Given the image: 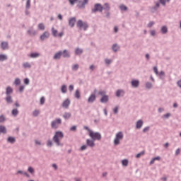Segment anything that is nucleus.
I'll return each mask as SVG.
<instances>
[{"instance_id":"f257e3e1","label":"nucleus","mask_w":181,"mask_h":181,"mask_svg":"<svg viewBox=\"0 0 181 181\" xmlns=\"http://www.w3.org/2000/svg\"><path fill=\"white\" fill-rule=\"evenodd\" d=\"M83 129L88 131V137H91L93 141H100V133L93 132L90 129H88L87 127H83Z\"/></svg>"},{"instance_id":"f03ea898","label":"nucleus","mask_w":181,"mask_h":181,"mask_svg":"<svg viewBox=\"0 0 181 181\" xmlns=\"http://www.w3.org/2000/svg\"><path fill=\"white\" fill-rule=\"evenodd\" d=\"M61 139H63V132H57L54 134V138H52V141H54V144H57V146H61Z\"/></svg>"},{"instance_id":"7ed1b4c3","label":"nucleus","mask_w":181,"mask_h":181,"mask_svg":"<svg viewBox=\"0 0 181 181\" xmlns=\"http://www.w3.org/2000/svg\"><path fill=\"white\" fill-rule=\"evenodd\" d=\"M76 27L80 30H87L88 29V23L87 22H83V20H78L76 23Z\"/></svg>"},{"instance_id":"20e7f679","label":"nucleus","mask_w":181,"mask_h":181,"mask_svg":"<svg viewBox=\"0 0 181 181\" xmlns=\"http://www.w3.org/2000/svg\"><path fill=\"white\" fill-rule=\"evenodd\" d=\"M104 6L101 4L98 3L94 5V8L91 9L92 13H95V12H103Z\"/></svg>"},{"instance_id":"39448f33","label":"nucleus","mask_w":181,"mask_h":181,"mask_svg":"<svg viewBox=\"0 0 181 181\" xmlns=\"http://www.w3.org/2000/svg\"><path fill=\"white\" fill-rule=\"evenodd\" d=\"M121 140H122V132L116 133V138L113 139V145L120 144Z\"/></svg>"},{"instance_id":"423d86ee","label":"nucleus","mask_w":181,"mask_h":181,"mask_svg":"<svg viewBox=\"0 0 181 181\" xmlns=\"http://www.w3.org/2000/svg\"><path fill=\"white\" fill-rule=\"evenodd\" d=\"M87 4H88V0L78 1L77 6L79 8V9H84Z\"/></svg>"},{"instance_id":"0eeeda50","label":"nucleus","mask_w":181,"mask_h":181,"mask_svg":"<svg viewBox=\"0 0 181 181\" xmlns=\"http://www.w3.org/2000/svg\"><path fill=\"white\" fill-rule=\"evenodd\" d=\"M58 125H61V119H57L52 122V129H57Z\"/></svg>"},{"instance_id":"6e6552de","label":"nucleus","mask_w":181,"mask_h":181,"mask_svg":"<svg viewBox=\"0 0 181 181\" xmlns=\"http://www.w3.org/2000/svg\"><path fill=\"white\" fill-rule=\"evenodd\" d=\"M50 37V33L48 31H45L42 35H40V40H46V39H49Z\"/></svg>"},{"instance_id":"1a4fd4ad","label":"nucleus","mask_w":181,"mask_h":181,"mask_svg":"<svg viewBox=\"0 0 181 181\" xmlns=\"http://www.w3.org/2000/svg\"><path fill=\"white\" fill-rule=\"evenodd\" d=\"M62 57H64V59H70V51L67 49H64L63 51H62Z\"/></svg>"},{"instance_id":"9d476101","label":"nucleus","mask_w":181,"mask_h":181,"mask_svg":"<svg viewBox=\"0 0 181 181\" xmlns=\"http://www.w3.org/2000/svg\"><path fill=\"white\" fill-rule=\"evenodd\" d=\"M109 100H110V97L108 96V95H105L102 96L100 101V103H102V104H107V103H108Z\"/></svg>"},{"instance_id":"9b49d317","label":"nucleus","mask_w":181,"mask_h":181,"mask_svg":"<svg viewBox=\"0 0 181 181\" xmlns=\"http://www.w3.org/2000/svg\"><path fill=\"white\" fill-rule=\"evenodd\" d=\"M132 86L134 88H138L139 87V80L138 79H134L131 82Z\"/></svg>"},{"instance_id":"f8f14e48","label":"nucleus","mask_w":181,"mask_h":181,"mask_svg":"<svg viewBox=\"0 0 181 181\" xmlns=\"http://www.w3.org/2000/svg\"><path fill=\"white\" fill-rule=\"evenodd\" d=\"M96 98H97V96H95V94H91L88 98V103L93 104V103L95 101Z\"/></svg>"},{"instance_id":"ddd939ff","label":"nucleus","mask_w":181,"mask_h":181,"mask_svg":"<svg viewBox=\"0 0 181 181\" xmlns=\"http://www.w3.org/2000/svg\"><path fill=\"white\" fill-rule=\"evenodd\" d=\"M76 17H72L69 20V25L71 28H74L76 25Z\"/></svg>"},{"instance_id":"4468645a","label":"nucleus","mask_w":181,"mask_h":181,"mask_svg":"<svg viewBox=\"0 0 181 181\" xmlns=\"http://www.w3.org/2000/svg\"><path fill=\"white\" fill-rule=\"evenodd\" d=\"M71 104V101H70V99L69 98H66L62 103V107L64 108H69V106Z\"/></svg>"},{"instance_id":"2eb2a0df","label":"nucleus","mask_w":181,"mask_h":181,"mask_svg":"<svg viewBox=\"0 0 181 181\" xmlns=\"http://www.w3.org/2000/svg\"><path fill=\"white\" fill-rule=\"evenodd\" d=\"M62 51H59L58 52L55 53L53 57L54 60H60L62 59Z\"/></svg>"},{"instance_id":"dca6fc26","label":"nucleus","mask_w":181,"mask_h":181,"mask_svg":"<svg viewBox=\"0 0 181 181\" xmlns=\"http://www.w3.org/2000/svg\"><path fill=\"white\" fill-rule=\"evenodd\" d=\"M93 141L95 140L86 139V146L91 148H93V146H95V144L93 143Z\"/></svg>"},{"instance_id":"f3484780","label":"nucleus","mask_w":181,"mask_h":181,"mask_svg":"<svg viewBox=\"0 0 181 181\" xmlns=\"http://www.w3.org/2000/svg\"><path fill=\"white\" fill-rule=\"evenodd\" d=\"M13 93V89L11 86H8L6 88V95H11Z\"/></svg>"},{"instance_id":"a211bd4d","label":"nucleus","mask_w":181,"mask_h":181,"mask_svg":"<svg viewBox=\"0 0 181 181\" xmlns=\"http://www.w3.org/2000/svg\"><path fill=\"white\" fill-rule=\"evenodd\" d=\"M40 57V54L39 52H32L30 54V57L31 59H37V57Z\"/></svg>"},{"instance_id":"6ab92c4d","label":"nucleus","mask_w":181,"mask_h":181,"mask_svg":"<svg viewBox=\"0 0 181 181\" xmlns=\"http://www.w3.org/2000/svg\"><path fill=\"white\" fill-rule=\"evenodd\" d=\"M5 100L7 104H12V103H13V99H12V96L11 95H6Z\"/></svg>"},{"instance_id":"aec40b11","label":"nucleus","mask_w":181,"mask_h":181,"mask_svg":"<svg viewBox=\"0 0 181 181\" xmlns=\"http://www.w3.org/2000/svg\"><path fill=\"white\" fill-rule=\"evenodd\" d=\"M83 49H81V48H79V47H77V48H76V49H75V54L76 55V56H78V55H80V54H83Z\"/></svg>"},{"instance_id":"412c9836","label":"nucleus","mask_w":181,"mask_h":181,"mask_svg":"<svg viewBox=\"0 0 181 181\" xmlns=\"http://www.w3.org/2000/svg\"><path fill=\"white\" fill-rule=\"evenodd\" d=\"M27 33L30 35V36H36V30H33V29H28L27 30Z\"/></svg>"},{"instance_id":"4be33fe9","label":"nucleus","mask_w":181,"mask_h":181,"mask_svg":"<svg viewBox=\"0 0 181 181\" xmlns=\"http://www.w3.org/2000/svg\"><path fill=\"white\" fill-rule=\"evenodd\" d=\"M112 50H113V52L115 53H117V52H118V50H119V46H118V44H114L112 46Z\"/></svg>"},{"instance_id":"5701e85b","label":"nucleus","mask_w":181,"mask_h":181,"mask_svg":"<svg viewBox=\"0 0 181 181\" xmlns=\"http://www.w3.org/2000/svg\"><path fill=\"white\" fill-rule=\"evenodd\" d=\"M160 32L163 33V35H166V33H168V27L166 25L162 26Z\"/></svg>"},{"instance_id":"b1692460","label":"nucleus","mask_w":181,"mask_h":181,"mask_svg":"<svg viewBox=\"0 0 181 181\" xmlns=\"http://www.w3.org/2000/svg\"><path fill=\"white\" fill-rule=\"evenodd\" d=\"M103 11H111V7H110V4L108 3H105Z\"/></svg>"},{"instance_id":"393cba45","label":"nucleus","mask_w":181,"mask_h":181,"mask_svg":"<svg viewBox=\"0 0 181 181\" xmlns=\"http://www.w3.org/2000/svg\"><path fill=\"white\" fill-rule=\"evenodd\" d=\"M74 97L75 98H77V100H80V98L81 97V93H80V90L78 89L75 91Z\"/></svg>"},{"instance_id":"a878e982","label":"nucleus","mask_w":181,"mask_h":181,"mask_svg":"<svg viewBox=\"0 0 181 181\" xmlns=\"http://www.w3.org/2000/svg\"><path fill=\"white\" fill-rule=\"evenodd\" d=\"M51 30L52 36H54V37H57V30H56L54 27H52Z\"/></svg>"},{"instance_id":"bb28decb","label":"nucleus","mask_w":181,"mask_h":181,"mask_svg":"<svg viewBox=\"0 0 181 181\" xmlns=\"http://www.w3.org/2000/svg\"><path fill=\"white\" fill-rule=\"evenodd\" d=\"M61 91L63 94H66L67 93V86L62 85L61 88Z\"/></svg>"},{"instance_id":"cd10ccee","label":"nucleus","mask_w":181,"mask_h":181,"mask_svg":"<svg viewBox=\"0 0 181 181\" xmlns=\"http://www.w3.org/2000/svg\"><path fill=\"white\" fill-rule=\"evenodd\" d=\"M119 8L122 11H128V7L125 4H121Z\"/></svg>"},{"instance_id":"c85d7f7f","label":"nucleus","mask_w":181,"mask_h":181,"mask_svg":"<svg viewBox=\"0 0 181 181\" xmlns=\"http://www.w3.org/2000/svg\"><path fill=\"white\" fill-rule=\"evenodd\" d=\"M5 60H8V57L5 54H0V62H5Z\"/></svg>"},{"instance_id":"c756f323","label":"nucleus","mask_w":181,"mask_h":181,"mask_svg":"<svg viewBox=\"0 0 181 181\" xmlns=\"http://www.w3.org/2000/svg\"><path fill=\"white\" fill-rule=\"evenodd\" d=\"M1 46V49L3 50H6V47H8V42H2Z\"/></svg>"},{"instance_id":"7c9ffc66","label":"nucleus","mask_w":181,"mask_h":181,"mask_svg":"<svg viewBox=\"0 0 181 181\" xmlns=\"http://www.w3.org/2000/svg\"><path fill=\"white\" fill-rule=\"evenodd\" d=\"M140 127H142V120H138L136 122V129H140Z\"/></svg>"},{"instance_id":"2f4dec72","label":"nucleus","mask_w":181,"mask_h":181,"mask_svg":"<svg viewBox=\"0 0 181 181\" xmlns=\"http://www.w3.org/2000/svg\"><path fill=\"white\" fill-rule=\"evenodd\" d=\"M38 29H40V30H45V29H46V27L45 26V24H43V23H40V24H38Z\"/></svg>"},{"instance_id":"473e14b6","label":"nucleus","mask_w":181,"mask_h":181,"mask_svg":"<svg viewBox=\"0 0 181 181\" xmlns=\"http://www.w3.org/2000/svg\"><path fill=\"white\" fill-rule=\"evenodd\" d=\"M159 2L163 5V6H166V2H170V0H159Z\"/></svg>"},{"instance_id":"72a5a7b5","label":"nucleus","mask_w":181,"mask_h":181,"mask_svg":"<svg viewBox=\"0 0 181 181\" xmlns=\"http://www.w3.org/2000/svg\"><path fill=\"white\" fill-rule=\"evenodd\" d=\"M23 67H24V69H30L31 65L29 62H25L23 64Z\"/></svg>"},{"instance_id":"f704fd0d","label":"nucleus","mask_w":181,"mask_h":181,"mask_svg":"<svg viewBox=\"0 0 181 181\" xmlns=\"http://www.w3.org/2000/svg\"><path fill=\"white\" fill-rule=\"evenodd\" d=\"M156 160H160V157H156V158H153V160H150V165H152L153 163H155V161Z\"/></svg>"},{"instance_id":"c9c22d12","label":"nucleus","mask_w":181,"mask_h":181,"mask_svg":"<svg viewBox=\"0 0 181 181\" xmlns=\"http://www.w3.org/2000/svg\"><path fill=\"white\" fill-rule=\"evenodd\" d=\"M0 134H6V128L4 126H0Z\"/></svg>"},{"instance_id":"e433bc0d","label":"nucleus","mask_w":181,"mask_h":181,"mask_svg":"<svg viewBox=\"0 0 181 181\" xmlns=\"http://www.w3.org/2000/svg\"><path fill=\"white\" fill-rule=\"evenodd\" d=\"M105 18H107V19H110V18H111V13L110 12V11H105Z\"/></svg>"},{"instance_id":"4c0bfd02","label":"nucleus","mask_w":181,"mask_h":181,"mask_svg":"<svg viewBox=\"0 0 181 181\" xmlns=\"http://www.w3.org/2000/svg\"><path fill=\"white\" fill-rule=\"evenodd\" d=\"M152 87H153L152 83H151V82L146 83V88H147L148 90H151V88H152Z\"/></svg>"},{"instance_id":"58836bf2","label":"nucleus","mask_w":181,"mask_h":181,"mask_svg":"<svg viewBox=\"0 0 181 181\" xmlns=\"http://www.w3.org/2000/svg\"><path fill=\"white\" fill-rule=\"evenodd\" d=\"M145 155V151H140L138 154L136 155V158H140V156Z\"/></svg>"},{"instance_id":"ea45409f","label":"nucleus","mask_w":181,"mask_h":181,"mask_svg":"<svg viewBox=\"0 0 181 181\" xmlns=\"http://www.w3.org/2000/svg\"><path fill=\"white\" fill-rule=\"evenodd\" d=\"M107 92L105 90H100L98 92V95H101L102 97H104V95H107Z\"/></svg>"},{"instance_id":"a19ab883","label":"nucleus","mask_w":181,"mask_h":181,"mask_svg":"<svg viewBox=\"0 0 181 181\" xmlns=\"http://www.w3.org/2000/svg\"><path fill=\"white\" fill-rule=\"evenodd\" d=\"M14 84H15L16 86H19V84H21V79L18 78H16L15 79Z\"/></svg>"},{"instance_id":"79ce46f5","label":"nucleus","mask_w":181,"mask_h":181,"mask_svg":"<svg viewBox=\"0 0 181 181\" xmlns=\"http://www.w3.org/2000/svg\"><path fill=\"white\" fill-rule=\"evenodd\" d=\"M25 8H26V9L30 8V0H27Z\"/></svg>"},{"instance_id":"37998d69","label":"nucleus","mask_w":181,"mask_h":181,"mask_svg":"<svg viewBox=\"0 0 181 181\" xmlns=\"http://www.w3.org/2000/svg\"><path fill=\"white\" fill-rule=\"evenodd\" d=\"M122 90H117L116 92V97H121V93H122Z\"/></svg>"},{"instance_id":"c03bdc74","label":"nucleus","mask_w":181,"mask_h":181,"mask_svg":"<svg viewBox=\"0 0 181 181\" xmlns=\"http://www.w3.org/2000/svg\"><path fill=\"white\" fill-rule=\"evenodd\" d=\"M72 70H74V71H77L78 70V64H74L72 66Z\"/></svg>"},{"instance_id":"a18cd8bd","label":"nucleus","mask_w":181,"mask_h":181,"mask_svg":"<svg viewBox=\"0 0 181 181\" xmlns=\"http://www.w3.org/2000/svg\"><path fill=\"white\" fill-rule=\"evenodd\" d=\"M13 141H15V139H13V137L7 138V142H9V143H11V144H13Z\"/></svg>"},{"instance_id":"49530a36","label":"nucleus","mask_w":181,"mask_h":181,"mask_svg":"<svg viewBox=\"0 0 181 181\" xmlns=\"http://www.w3.org/2000/svg\"><path fill=\"white\" fill-rule=\"evenodd\" d=\"M120 164L123 165V166H127V160L120 161Z\"/></svg>"},{"instance_id":"de8ad7c7","label":"nucleus","mask_w":181,"mask_h":181,"mask_svg":"<svg viewBox=\"0 0 181 181\" xmlns=\"http://www.w3.org/2000/svg\"><path fill=\"white\" fill-rule=\"evenodd\" d=\"M156 11H158V8L156 6H153L151 8V11L153 13L155 12H156Z\"/></svg>"},{"instance_id":"09e8293b","label":"nucleus","mask_w":181,"mask_h":181,"mask_svg":"<svg viewBox=\"0 0 181 181\" xmlns=\"http://www.w3.org/2000/svg\"><path fill=\"white\" fill-rule=\"evenodd\" d=\"M74 90V85H70L69 86V90L71 93Z\"/></svg>"},{"instance_id":"8fccbe9b","label":"nucleus","mask_w":181,"mask_h":181,"mask_svg":"<svg viewBox=\"0 0 181 181\" xmlns=\"http://www.w3.org/2000/svg\"><path fill=\"white\" fill-rule=\"evenodd\" d=\"M19 91H20V93H23V91H25V86H21L19 87Z\"/></svg>"},{"instance_id":"3c124183","label":"nucleus","mask_w":181,"mask_h":181,"mask_svg":"<svg viewBox=\"0 0 181 181\" xmlns=\"http://www.w3.org/2000/svg\"><path fill=\"white\" fill-rule=\"evenodd\" d=\"M119 107L118 106H116L114 109H113V112L115 114H118V110H119Z\"/></svg>"},{"instance_id":"603ef678","label":"nucleus","mask_w":181,"mask_h":181,"mask_svg":"<svg viewBox=\"0 0 181 181\" xmlns=\"http://www.w3.org/2000/svg\"><path fill=\"white\" fill-rule=\"evenodd\" d=\"M45 97L42 96L40 98V104H41V105H43V104H45Z\"/></svg>"},{"instance_id":"864d4df0","label":"nucleus","mask_w":181,"mask_h":181,"mask_svg":"<svg viewBox=\"0 0 181 181\" xmlns=\"http://www.w3.org/2000/svg\"><path fill=\"white\" fill-rule=\"evenodd\" d=\"M154 25H155V22L151 21V22H149V23H148V28H151V27H152V26Z\"/></svg>"},{"instance_id":"5fc2aeb1","label":"nucleus","mask_w":181,"mask_h":181,"mask_svg":"<svg viewBox=\"0 0 181 181\" xmlns=\"http://www.w3.org/2000/svg\"><path fill=\"white\" fill-rule=\"evenodd\" d=\"M153 71L156 74H159V71H158V67L157 66L153 67Z\"/></svg>"},{"instance_id":"6e6d98bb","label":"nucleus","mask_w":181,"mask_h":181,"mask_svg":"<svg viewBox=\"0 0 181 181\" xmlns=\"http://www.w3.org/2000/svg\"><path fill=\"white\" fill-rule=\"evenodd\" d=\"M105 64H111V59H105Z\"/></svg>"},{"instance_id":"4d7b16f0","label":"nucleus","mask_w":181,"mask_h":181,"mask_svg":"<svg viewBox=\"0 0 181 181\" xmlns=\"http://www.w3.org/2000/svg\"><path fill=\"white\" fill-rule=\"evenodd\" d=\"M18 112H19V111L16 108L13 109L11 111V114H18Z\"/></svg>"},{"instance_id":"13d9d810","label":"nucleus","mask_w":181,"mask_h":181,"mask_svg":"<svg viewBox=\"0 0 181 181\" xmlns=\"http://www.w3.org/2000/svg\"><path fill=\"white\" fill-rule=\"evenodd\" d=\"M150 33L151 36H155L156 35V31H155V30H152L150 31Z\"/></svg>"},{"instance_id":"bf43d9fd","label":"nucleus","mask_w":181,"mask_h":181,"mask_svg":"<svg viewBox=\"0 0 181 181\" xmlns=\"http://www.w3.org/2000/svg\"><path fill=\"white\" fill-rule=\"evenodd\" d=\"M29 83H30L29 78H25L24 79V83H25L26 86H28V85L29 84Z\"/></svg>"},{"instance_id":"052dcab7","label":"nucleus","mask_w":181,"mask_h":181,"mask_svg":"<svg viewBox=\"0 0 181 181\" xmlns=\"http://www.w3.org/2000/svg\"><path fill=\"white\" fill-rule=\"evenodd\" d=\"M27 171L29 172V173H33V168H32L31 167H29Z\"/></svg>"},{"instance_id":"680f3d73","label":"nucleus","mask_w":181,"mask_h":181,"mask_svg":"<svg viewBox=\"0 0 181 181\" xmlns=\"http://www.w3.org/2000/svg\"><path fill=\"white\" fill-rule=\"evenodd\" d=\"M148 130H150V127L143 128V133L147 132Z\"/></svg>"},{"instance_id":"e2e57ef3","label":"nucleus","mask_w":181,"mask_h":181,"mask_svg":"<svg viewBox=\"0 0 181 181\" xmlns=\"http://www.w3.org/2000/svg\"><path fill=\"white\" fill-rule=\"evenodd\" d=\"M63 35H64V33L63 32H61L57 35V36L58 37H63Z\"/></svg>"},{"instance_id":"0e129e2a","label":"nucleus","mask_w":181,"mask_h":181,"mask_svg":"<svg viewBox=\"0 0 181 181\" xmlns=\"http://www.w3.org/2000/svg\"><path fill=\"white\" fill-rule=\"evenodd\" d=\"M89 69H90V70L91 71H94V69H95L94 65H90V67H89Z\"/></svg>"},{"instance_id":"69168bd1","label":"nucleus","mask_w":181,"mask_h":181,"mask_svg":"<svg viewBox=\"0 0 181 181\" xmlns=\"http://www.w3.org/2000/svg\"><path fill=\"white\" fill-rule=\"evenodd\" d=\"M177 84L178 87H180V88H181V79L179 80V81L177 82Z\"/></svg>"},{"instance_id":"338daca9","label":"nucleus","mask_w":181,"mask_h":181,"mask_svg":"<svg viewBox=\"0 0 181 181\" xmlns=\"http://www.w3.org/2000/svg\"><path fill=\"white\" fill-rule=\"evenodd\" d=\"M163 111H165V109L162 108V107H159L158 108V112H163Z\"/></svg>"},{"instance_id":"774afa93","label":"nucleus","mask_w":181,"mask_h":181,"mask_svg":"<svg viewBox=\"0 0 181 181\" xmlns=\"http://www.w3.org/2000/svg\"><path fill=\"white\" fill-rule=\"evenodd\" d=\"M69 1L71 4V5H74V2H76L75 0H69Z\"/></svg>"}]
</instances>
